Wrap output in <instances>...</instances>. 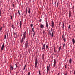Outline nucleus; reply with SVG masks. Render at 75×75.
Masks as SVG:
<instances>
[{"label": "nucleus", "mask_w": 75, "mask_h": 75, "mask_svg": "<svg viewBox=\"0 0 75 75\" xmlns=\"http://www.w3.org/2000/svg\"><path fill=\"white\" fill-rule=\"evenodd\" d=\"M51 25V26L52 27V28H51L52 34L51 33V31H50V30H49L48 31V33L50 35H51L52 37H54V33H53V31H52V28L54 27V21H53V20L52 21Z\"/></svg>", "instance_id": "nucleus-1"}, {"label": "nucleus", "mask_w": 75, "mask_h": 75, "mask_svg": "<svg viewBox=\"0 0 75 75\" xmlns=\"http://www.w3.org/2000/svg\"><path fill=\"white\" fill-rule=\"evenodd\" d=\"M26 38V31H25L24 33L23 34V37L22 38V40L21 41V43L22 44L23 42V41H24L23 39H25Z\"/></svg>", "instance_id": "nucleus-2"}, {"label": "nucleus", "mask_w": 75, "mask_h": 75, "mask_svg": "<svg viewBox=\"0 0 75 75\" xmlns=\"http://www.w3.org/2000/svg\"><path fill=\"white\" fill-rule=\"evenodd\" d=\"M38 57H36L35 59V68H36L37 66V64H38Z\"/></svg>", "instance_id": "nucleus-3"}, {"label": "nucleus", "mask_w": 75, "mask_h": 75, "mask_svg": "<svg viewBox=\"0 0 75 75\" xmlns=\"http://www.w3.org/2000/svg\"><path fill=\"white\" fill-rule=\"evenodd\" d=\"M57 63V61L55 59H54L53 67H55L56 66V63Z\"/></svg>", "instance_id": "nucleus-4"}, {"label": "nucleus", "mask_w": 75, "mask_h": 75, "mask_svg": "<svg viewBox=\"0 0 75 75\" xmlns=\"http://www.w3.org/2000/svg\"><path fill=\"white\" fill-rule=\"evenodd\" d=\"M23 25V22H22V21H21L19 23V26L20 28H21V26Z\"/></svg>", "instance_id": "nucleus-5"}, {"label": "nucleus", "mask_w": 75, "mask_h": 75, "mask_svg": "<svg viewBox=\"0 0 75 75\" xmlns=\"http://www.w3.org/2000/svg\"><path fill=\"white\" fill-rule=\"evenodd\" d=\"M50 64L49 65V66L47 65L46 67L47 69V72L48 74V71H49V70H50V69H49V68H50Z\"/></svg>", "instance_id": "nucleus-6"}, {"label": "nucleus", "mask_w": 75, "mask_h": 75, "mask_svg": "<svg viewBox=\"0 0 75 75\" xmlns=\"http://www.w3.org/2000/svg\"><path fill=\"white\" fill-rule=\"evenodd\" d=\"M46 26L47 28H48V22L47 21V20H46Z\"/></svg>", "instance_id": "nucleus-7"}, {"label": "nucleus", "mask_w": 75, "mask_h": 75, "mask_svg": "<svg viewBox=\"0 0 75 75\" xmlns=\"http://www.w3.org/2000/svg\"><path fill=\"white\" fill-rule=\"evenodd\" d=\"M25 46V48L26 49H27V47H28V40L26 41V42Z\"/></svg>", "instance_id": "nucleus-8"}, {"label": "nucleus", "mask_w": 75, "mask_h": 75, "mask_svg": "<svg viewBox=\"0 0 75 75\" xmlns=\"http://www.w3.org/2000/svg\"><path fill=\"white\" fill-rule=\"evenodd\" d=\"M42 50L45 49V44H44L43 45V46L42 48Z\"/></svg>", "instance_id": "nucleus-9"}, {"label": "nucleus", "mask_w": 75, "mask_h": 75, "mask_svg": "<svg viewBox=\"0 0 75 75\" xmlns=\"http://www.w3.org/2000/svg\"><path fill=\"white\" fill-rule=\"evenodd\" d=\"M69 18H70L71 17V11H70L69 12Z\"/></svg>", "instance_id": "nucleus-10"}, {"label": "nucleus", "mask_w": 75, "mask_h": 75, "mask_svg": "<svg viewBox=\"0 0 75 75\" xmlns=\"http://www.w3.org/2000/svg\"><path fill=\"white\" fill-rule=\"evenodd\" d=\"M4 43H3L2 45V46L1 48V50L2 51L3 50V48H4Z\"/></svg>", "instance_id": "nucleus-11"}, {"label": "nucleus", "mask_w": 75, "mask_h": 75, "mask_svg": "<svg viewBox=\"0 0 75 75\" xmlns=\"http://www.w3.org/2000/svg\"><path fill=\"white\" fill-rule=\"evenodd\" d=\"M10 68H11V70H12V71H13V66H10Z\"/></svg>", "instance_id": "nucleus-12"}, {"label": "nucleus", "mask_w": 75, "mask_h": 75, "mask_svg": "<svg viewBox=\"0 0 75 75\" xmlns=\"http://www.w3.org/2000/svg\"><path fill=\"white\" fill-rule=\"evenodd\" d=\"M69 63L70 64H71L72 63V59H71V58L69 60Z\"/></svg>", "instance_id": "nucleus-13"}, {"label": "nucleus", "mask_w": 75, "mask_h": 75, "mask_svg": "<svg viewBox=\"0 0 75 75\" xmlns=\"http://www.w3.org/2000/svg\"><path fill=\"white\" fill-rule=\"evenodd\" d=\"M53 47H54V52L55 53H56V50H55V46H54Z\"/></svg>", "instance_id": "nucleus-14"}, {"label": "nucleus", "mask_w": 75, "mask_h": 75, "mask_svg": "<svg viewBox=\"0 0 75 75\" xmlns=\"http://www.w3.org/2000/svg\"><path fill=\"white\" fill-rule=\"evenodd\" d=\"M44 25H42V24H40V28H44Z\"/></svg>", "instance_id": "nucleus-15"}, {"label": "nucleus", "mask_w": 75, "mask_h": 75, "mask_svg": "<svg viewBox=\"0 0 75 75\" xmlns=\"http://www.w3.org/2000/svg\"><path fill=\"white\" fill-rule=\"evenodd\" d=\"M72 42L73 44H75V39H74V38L72 39Z\"/></svg>", "instance_id": "nucleus-16"}, {"label": "nucleus", "mask_w": 75, "mask_h": 75, "mask_svg": "<svg viewBox=\"0 0 75 75\" xmlns=\"http://www.w3.org/2000/svg\"><path fill=\"white\" fill-rule=\"evenodd\" d=\"M30 11H31V8H29L28 11V13L29 14H30Z\"/></svg>", "instance_id": "nucleus-17"}, {"label": "nucleus", "mask_w": 75, "mask_h": 75, "mask_svg": "<svg viewBox=\"0 0 75 75\" xmlns=\"http://www.w3.org/2000/svg\"><path fill=\"white\" fill-rule=\"evenodd\" d=\"M42 57L43 61L44 60V54L42 55Z\"/></svg>", "instance_id": "nucleus-18"}, {"label": "nucleus", "mask_w": 75, "mask_h": 75, "mask_svg": "<svg viewBox=\"0 0 75 75\" xmlns=\"http://www.w3.org/2000/svg\"><path fill=\"white\" fill-rule=\"evenodd\" d=\"M26 14H27V7L26 8Z\"/></svg>", "instance_id": "nucleus-19"}, {"label": "nucleus", "mask_w": 75, "mask_h": 75, "mask_svg": "<svg viewBox=\"0 0 75 75\" xmlns=\"http://www.w3.org/2000/svg\"><path fill=\"white\" fill-rule=\"evenodd\" d=\"M66 38H65V37H64V39H63L64 41V42H65V41H66Z\"/></svg>", "instance_id": "nucleus-20"}, {"label": "nucleus", "mask_w": 75, "mask_h": 75, "mask_svg": "<svg viewBox=\"0 0 75 75\" xmlns=\"http://www.w3.org/2000/svg\"><path fill=\"white\" fill-rule=\"evenodd\" d=\"M34 28H32V31L33 32H34Z\"/></svg>", "instance_id": "nucleus-21"}, {"label": "nucleus", "mask_w": 75, "mask_h": 75, "mask_svg": "<svg viewBox=\"0 0 75 75\" xmlns=\"http://www.w3.org/2000/svg\"><path fill=\"white\" fill-rule=\"evenodd\" d=\"M14 34L16 35L15 38H17V33H14Z\"/></svg>", "instance_id": "nucleus-22"}, {"label": "nucleus", "mask_w": 75, "mask_h": 75, "mask_svg": "<svg viewBox=\"0 0 75 75\" xmlns=\"http://www.w3.org/2000/svg\"><path fill=\"white\" fill-rule=\"evenodd\" d=\"M4 39H6V34H5V35H4Z\"/></svg>", "instance_id": "nucleus-23"}, {"label": "nucleus", "mask_w": 75, "mask_h": 75, "mask_svg": "<svg viewBox=\"0 0 75 75\" xmlns=\"http://www.w3.org/2000/svg\"><path fill=\"white\" fill-rule=\"evenodd\" d=\"M11 27L12 28H13V29H14V25H12L11 26Z\"/></svg>", "instance_id": "nucleus-24"}, {"label": "nucleus", "mask_w": 75, "mask_h": 75, "mask_svg": "<svg viewBox=\"0 0 75 75\" xmlns=\"http://www.w3.org/2000/svg\"><path fill=\"white\" fill-rule=\"evenodd\" d=\"M18 13L19 15L20 16V15H21L20 14V10H18Z\"/></svg>", "instance_id": "nucleus-25"}, {"label": "nucleus", "mask_w": 75, "mask_h": 75, "mask_svg": "<svg viewBox=\"0 0 75 75\" xmlns=\"http://www.w3.org/2000/svg\"><path fill=\"white\" fill-rule=\"evenodd\" d=\"M39 75H41V72H40V70H39Z\"/></svg>", "instance_id": "nucleus-26"}, {"label": "nucleus", "mask_w": 75, "mask_h": 75, "mask_svg": "<svg viewBox=\"0 0 75 75\" xmlns=\"http://www.w3.org/2000/svg\"><path fill=\"white\" fill-rule=\"evenodd\" d=\"M61 47L60 46L59 47V51H60V50H61Z\"/></svg>", "instance_id": "nucleus-27"}, {"label": "nucleus", "mask_w": 75, "mask_h": 75, "mask_svg": "<svg viewBox=\"0 0 75 75\" xmlns=\"http://www.w3.org/2000/svg\"><path fill=\"white\" fill-rule=\"evenodd\" d=\"M25 68H26V65H25L24 66V69H25Z\"/></svg>", "instance_id": "nucleus-28"}, {"label": "nucleus", "mask_w": 75, "mask_h": 75, "mask_svg": "<svg viewBox=\"0 0 75 75\" xmlns=\"http://www.w3.org/2000/svg\"><path fill=\"white\" fill-rule=\"evenodd\" d=\"M62 26L63 27H62V28H64V23H63Z\"/></svg>", "instance_id": "nucleus-29"}, {"label": "nucleus", "mask_w": 75, "mask_h": 75, "mask_svg": "<svg viewBox=\"0 0 75 75\" xmlns=\"http://www.w3.org/2000/svg\"><path fill=\"white\" fill-rule=\"evenodd\" d=\"M57 7H58V2L57 3Z\"/></svg>", "instance_id": "nucleus-30"}, {"label": "nucleus", "mask_w": 75, "mask_h": 75, "mask_svg": "<svg viewBox=\"0 0 75 75\" xmlns=\"http://www.w3.org/2000/svg\"><path fill=\"white\" fill-rule=\"evenodd\" d=\"M48 45H47L46 46V49H48Z\"/></svg>", "instance_id": "nucleus-31"}, {"label": "nucleus", "mask_w": 75, "mask_h": 75, "mask_svg": "<svg viewBox=\"0 0 75 75\" xmlns=\"http://www.w3.org/2000/svg\"><path fill=\"white\" fill-rule=\"evenodd\" d=\"M2 30V27L0 28V31H1Z\"/></svg>", "instance_id": "nucleus-32"}, {"label": "nucleus", "mask_w": 75, "mask_h": 75, "mask_svg": "<svg viewBox=\"0 0 75 75\" xmlns=\"http://www.w3.org/2000/svg\"><path fill=\"white\" fill-rule=\"evenodd\" d=\"M71 27V25H69L68 27V29H69Z\"/></svg>", "instance_id": "nucleus-33"}, {"label": "nucleus", "mask_w": 75, "mask_h": 75, "mask_svg": "<svg viewBox=\"0 0 75 75\" xmlns=\"http://www.w3.org/2000/svg\"><path fill=\"white\" fill-rule=\"evenodd\" d=\"M10 16H11V20H12V15H10Z\"/></svg>", "instance_id": "nucleus-34"}, {"label": "nucleus", "mask_w": 75, "mask_h": 75, "mask_svg": "<svg viewBox=\"0 0 75 75\" xmlns=\"http://www.w3.org/2000/svg\"><path fill=\"white\" fill-rule=\"evenodd\" d=\"M57 51V54H58L59 53V51L58 52H57V50H56Z\"/></svg>", "instance_id": "nucleus-35"}, {"label": "nucleus", "mask_w": 75, "mask_h": 75, "mask_svg": "<svg viewBox=\"0 0 75 75\" xmlns=\"http://www.w3.org/2000/svg\"><path fill=\"white\" fill-rule=\"evenodd\" d=\"M30 72H28V75H30Z\"/></svg>", "instance_id": "nucleus-36"}, {"label": "nucleus", "mask_w": 75, "mask_h": 75, "mask_svg": "<svg viewBox=\"0 0 75 75\" xmlns=\"http://www.w3.org/2000/svg\"><path fill=\"white\" fill-rule=\"evenodd\" d=\"M1 16V10L0 9V17Z\"/></svg>", "instance_id": "nucleus-37"}, {"label": "nucleus", "mask_w": 75, "mask_h": 75, "mask_svg": "<svg viewBox=\"0 0 75 75\" xmlns=\"http://www.w3.org/2000/svg\"><path fill=\"white\" fill-rule=\"evenodd\" d=\"M34 35H35V32H34L33 33V36L34 37Z\"/></svg>", "instance_id": "nucleus-38"}, {"label": "nucleus", "mask_w": 75, "mask_h": 75, "mask_svg": "<svg viewBox=\"0 0 75 75\" xmlns=\"http://www.w3.org/2000/svg\"><path fill=\"white\" fill-rule=\"evenodd\" d=\"M41 21H42L41 19H40V20H39V22H41Z\"/></svg>", "instance_id": "nucleus-39"}, {"label": "nucleus", "mask_w": 75, "mask_h": 75, "mask_svg": "<svg viewBox=\"0 0 75 75\" xmlns=\"http://www.w3.org/2000/svg\"><path fill=\"white\" fill-rule=\"evenodd\" d=\"M62 38L63 40L64 38V35H62Z\"/></svg>", "instance_id": "nucleus-40"}, {"label": "nucleus", "mask_w": 75, "mask_h": 75, "mask_svg": "<svg viewBox=\"0 0 75 75\" xmlns=\"http://www.w3.org/2000/svg\"><path fill=\"white\" fill-rule=\"evenodd\" d=\"M8 33H7V38H8Z\"/></svg>", "instance_id": "nucleus-41"}, {"label": "nucleus", "mask_w": 75, "mask_h": 75, "mask_svg": "<svg viewBox=\"0 0 75 75\" xmlns=\"http://www.w3.org/2000/svg\"><path fill=\"white\" fill-rule=\"evenodd\" d=\"M63 47H65V44H64L63 45Z\"/></svg>", "instance_id": "nucleus-42"}, {"label": "nucleus", "mask_w": 75, "mask_h": 75, "mask_svg": "<svg viewBox=\"0 0 75 75\" xmlns=\"http://www.w3.org/2000/svg\"><path fill=\"white\" fill-rule=\"evenodd\" d=\"M30 26L31 27H33V24H31Z\"/></svg>", "instance_id": "nucleus-43"}, {"label": "nucleus", "mask_w": 75, "mask_h": 75, "mask_svg": "<svg viewBox=\"0 0 75 75\" xmlns=\"http://www.w3.org/2000/svg\"><path fill=\"white\" fill-rule=\"evenodd\" d=\"M15 65H16V67H18V66H17V64H16Z\"/></svg>", "instance_id": "nucleus-44"}, {"label": "nucleus", "mask_w": 75, "mask_h": 75, "mask_svg": "<svg viewBox=\"0 0 75 75\" xmlns=\"http://www.w3.org/2000/svg\"><path fill=\"white\" fill-rule=\"evenodd\" d=\"M3 25L4 28V24H3Z\"/></svg>", "instance_id": "nucleus-45"}, {"label": "nucleus", "mask_w": 75, "mask_h": 75, "mask_svg": "<svg viewBox=\"0 0 75 75\" xmlns=\"http://www.w3.org/2000/svg\"><path fill=\"white\" fill-rule=\"evenodd\" d=\"M44 33H45V31L44 30L43 31V34H44Z\"/></svg>", "instance_id": "nucleus-46"}, {"label": "nucleus", "mask_w": 75, "mask_h": 75, "mask_svg": "<svg viewBox=\"0 0 75 75\" xmlns=\"http://www.w3.org/2000/svg\"><path fill=\"white\" fill-rule=\"evenodd\" d=\"M65 67L66 68H67V66L66 65H65Z\"/></svg>", "instance_id": "nucleus-47"}, {"label": "nucleus", "mask_w": 75, "mask_h": 75, "mask_svg": "<svg viewBox=\"0 0 75 75\" xmlns=\"http://www.w3.org/2000/svg\"><path fill=\"white\" fill-rule=\"evenodd\" d=\"M72 8H73V9H74V6H73Z\"/></svg>", "instance_id": "nucleus-48"}, {"label": "nucleus", "mask_w": 75, "mask_h": 75, "mask_svg": "<svg viewBox=\"0 0 75 75\" xmlns=\"http://www.w3.org/2000/svg\"><path fill=\"white\" fill-rule=\"evenodd\" d=\"M74 74L75 75V70H74Z\"/></svg>", "instance_id": "nucleus-49"}, {"label": "nucleus", "mask_w": 75, "mask_h": 75, "mask_svg": "<svg viewBox=\"0 0 75 75\" xmlns=\"http://www.w3.org/2000/svg\"><path fill=\"white\" fill-rule=\"evenodd\" d=\"M61 25V23H59V25Z\"/></svg>", "instance_id": "nucleus-50"}, {"label": "nucleus", "mask_w": 75, "mask_h": 75, "mask_svg": "<svg viewBox=\"0 0 75 75\" xmlns=\"http://www.w3.org/2000/svg\"><path fill=\"white\" fill-rule=\"evenodd\" d=\"M53 31V32H54V33H55V32H54V30Z\"/></svg>", "instance_id": "nucleus-51"}, {"label": "nucleus", "mask_w": 75, "mask_h": 75, "mask_svg": "<svg viewBox=\"0 0 75 75\" xmlns=\"http://www.w3.org/2000/svg\"><path fill=\"white\" fill-rule=\"evenodd\" d=\"M54 3H55V4H56V2H55Z\"/></svg>", "instance_id": "nucleus-52"}, {"label": "nucleus", "mask_w": 75, "mask_h": 75, "mask_svg": "<svg viewBox=\"0 0 75 75\" xmlns=\"http://www.w3.org/2000/svg\"><path fill=\"white\" fill-rule=\"evenodd\" d=\"M17 72H16V75H17Z\"/></svg>", "instance_id": "nucleus-53"}, {"label": "nucleus", "mask_w": 75, "mask_h": 75, "mask_svg": "<svg viewBox=\"0 0 75 75\" xmlns=\"http://www.w3.org/2000/svg\"><path fill=\"white\" fill-rule=\"evenodd\" d=\"M13 6L14 7V4H13Z\"/></svg>", "instance_id": "nucleus-54"}, {"label": "nucleus", "mask_w": 75, "mask_h": 75, "mask_svg": "<svg viewBox=\"0 0 75 75\" xmlns=\"http://www.w3.org/2000/svg\"><path fill=\"white\" fill-rule=\"evenodd\" d=\"M59 73H58L57 75H59Z\"/></svg>", "instance_id": "nucleus-55"}, {"label": "nucleus", "mask_w": 75, "mask_h": 75, "mask_svg": "<svg viewBox=\"0 0 75 75\" xmlns=\"http://www.w3.org/2000/svg\"><path fill=\"white\" fill-rule=\"evenodd\" d=\"M29 1H31V0H30Z\"/></svg>", "instance_id": "nucleus-56"}, {"label": "nucleus", "mask_w": 75, "mask_h": 75, "mask_svg": "<svg viewBox=\"0 0 75 75\" xmlns=\"http://www.w3.org/2000/svg\"><path fill=\"white\" fill-rule=\"evenodd\" d=\"M21 36H22V35H21Z\"/></svg>", "instance_id": "nucleus-57"}]
</instances>
